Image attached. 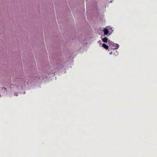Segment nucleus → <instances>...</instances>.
Returning <instances> with one entry per match:
<instances>
[{
    "mask_svg": "<svg viewBox=\"0 0 157 157\" xmlns=\"http://www.w3.org/2000/svg\"><path fill=\"white\" fill-rule=\"evenodd\" d=\"M101 39L102 41L105 43H107V42H108V41L109 40H108L107 38L106 37H103V36L101 37Z\"/></svg>",
    "mask_w": 157,
    "mask_h": 157,
    "instance_id": "f03ea898",
    "label": "nucleus"
},
{
    "mask_svg": "<svg viewBox=\"0 0 157 157\" xmlns=\"http://www.w3.org/2000/svg\"><path fill=\"white\" fill-rule=\"evenodd\" d=\"M108 28L109 30L110 29H111V30H109V32H110V33H111L113 31V30L112 29V28H110V27H109Z\"/></svg>",
    "mask_w": 157,
    "mask_h": 157,
    "instance_id": "39448f33",
    "label": "nucleus"
},
{
    "mask_svg": "<svg viewBox=\"0 0 157 157\" xmlns=\"http://www.w3.org/2000/svg\"><path fill=\"white\" fill-rule=\"evenodd\" d=\"M113 53L112 52H111L109 53V54L110 55H111Z\"/></svg>",
    "mask_w": 157,
    "mask_h": 157,
    "instance_id": "1a4fd4ad",
    "label": "nucleus"
},
{
    "mask_svg": "<svg viewBox=\"0 0 157 157\" xmlns=\"http://www.w3.org/2000/svg\"><path fill=\"white\" fill-rule=\"evenodd\" d=\"M14 95L16 96L17 95V93H14Z\"/></svg>",
    "mask_w": 157,
    "mask_h": 157,
    "instance_id": "0eeeda50",
    "label": "nucleus"
},
{
    "mask_svg": "<svg viewBox=\"0 0 157 157\" xmlns=\"http://www.w3.org/2000/svg\"><path fill=\"white\" fill-rule=\"evenodd\" d=\"M2 90L3 91H4V92L6 91V88L5 87L2 88Z\"/></svg>",
    "mask_w": 157,
    "mask_h": 157,
    "instance_id": "423d86ee",
    "label": "nucleus"
},
{
    "mask_svg": "<svg viewBox=\"0 0 157 157\" xmlns=\"http://www.w3.org/2000/svg\"><path fill=\"white\" fill-rule=\"evenodd\" d=\"M103 31L104 32V34L105 35H106L108 34L109 32V30L105 28L104 29Z\"/></svg>",
    "mask_w": 157,
    "mask_h": 157,
    "instance_id": "7ed1b4c3",
    "label": "nucleus"
},
{
    "mask_svg": "<svg viewBox=\"0 0 157 157\" xmlns=\"http://www.w3.org/2000/svg\"><path fill=\"white\" fill-rule=\"evenodd\" d=\"M118 52H116V54H115V55H116L115 56L118 55Z\"/></svg>",
    "mask_w": 157,
    "mask_h": 157,
    "instance_id": "6e6552de",
    "label": "nucleus"
},
{
    "mask_svg": "<svg viewBox=\"0 0 157 157\" xmlns=\"http://www.w3.org/2000/svg\"><path fill=\"white\" fill-rule=\"evenodd\" d=\"M108 44L112 49H116L119 47V45L117 44H115L111 41H108Z\"/></svg>",
    "mask_w": 157,
    "mask_h": 157,
    "instance_id": "f257e3e1",
    "label": "nucleus"
},
{
    "mask_svg": "<svg viewBox=\"0 0 157 157\" xmlns=\"http://www.w3.org/2000/svg\"><path fill=\"white\" fill-rule=\"evenodd\" d=\"M98 44H100V41H98Z\"/></svg>",
    "mask_w": 157,
    "mask_h": 157,
    "instance_id": "9d476101",
    "label": "nucleus"
},
{
    "mask_svg": "<svg viewBox=\"0 0 157 157\" xmlns=\"http://www.w3.org/2000/svg\"><path fill=\"white\" fill-rule=\"evenodd\" d=\"M102 46L105 48L106 49H107L109 47L108 45L105 44H103L102 45Z\"/></svg>",
    "mask_w": 157,
    "mask_h": 157,
    "instance_id": "20e7f679",
    "label": "nucleus"
}]
</instances>
